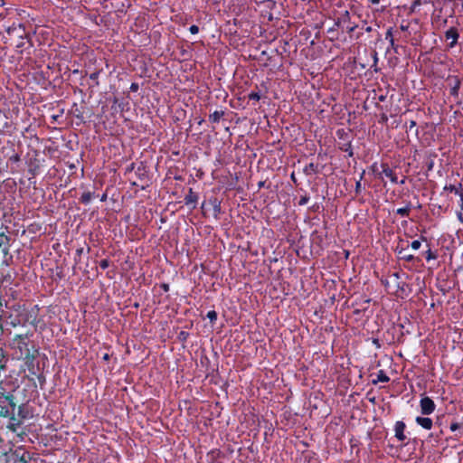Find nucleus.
Returning a JSON list of instances; mask_svg holds the SVG:
<instances>
[{"label": "nucleus", "instance_id": "37", "mask_svg": "<svg viewBox=\"0 0 463 463\" xmlns=\"http://www.w3.org/2000/svg\"><path fill=\"white\" fill-rule=\"evenodd\" d=\"M309 201V196L305 194V195H302L298 201V205L300 206H303V205H306Z\"/></svg>", "mask_w": 463, "mask_h": 463}, {"label": "nucleus", "instance_id": "9", "mask_svg": "<svg viewBox=\"0 0 463 463\" xmlns=\"http://www.w3.org/2000/svg\"><path fill=\"white\" fill-rule=\"evenodd\" d=\"M198 199H199L198 194L195 192H194L192 188H189L188 193L184 196V201L187 206H190L194 210L197 206Z\"/></svg>", "mask_w": 463, "mask_h": 463}, {"label": "nucleus", "instance_id": "63", "mask_svg": "<svg viewBox=\"0 0 463 463\" xmlns=\"http://www.w3.org/2000/svg\"><path fill=\"white\" fill-rule=\"evenodd\" d=\"M364 175H365V170H363V171H362V173H361V175H360V178H359V180H358V181H360V182H361V181H362V179L364 178Z\"/></svg>", "mask_w": 463, "mask_h": 463}, {"label": "nucleus", "instance_id": "52", "mask_svg": "<svg viewBox=\"0 0 463 463\" xmlns=\"http://www.w3.org/2000/svg\"><path fill=\"white\" fill-rule=\"evenodd\" d=\"M458 195L460 197V208L463 210V191H461Z\"/></svg>", "mask_w": 463, "mask_h": 463}, {"label": "nucleus", "instance_id": "26", "mask_svg": "<svg viewBox=\"0 0 463 463\" xmlns=\"http://www.w3.org/2000/svg\"><path fill=\"white\" fill-rule=\"evenodd\" d=\"M408 246H409L408 241H404L402 239H400V241L394 250L398 255H401L406 250V248Z\"/></svg>", "mask_w": 463, "mask_h": 463}, {"label": "nucleus", "instance_id": "6", "mask_svg": "<svg viewBox=\"0 0 463 463\" xmlns=\"http://www.w3.org/2000/svg\"><path fill=\"white\" fill-rule=\"evenodd\" d=\"M420 408L422 415H430L436 409V404L429 396L421 397L420 401Z\"/></svg>", "mask_w": 463, "mask_h": 463}, {"label": "nucleus", "instance_id": "57", "mask_svg": "<svg viewBox=\"0 0 463 463\" xmlns=\"http://www.w3.org/2000/svg\"><path fill=\"white\" fill-rule=\"evenodd\" d=\"M108 198V194L105 193L100 196V201L105 202Z\"/></svg>", "mask_w": 463, "mask_h": 463}, {"label": "nucleus", "instance_id": "10", "mask_svg": "<svg viewBox=\"0 0 463 463\" xmlns=\"http://www.w3.org/2000/svg\"><path fill=\"white\" fill-rule=\"evenodd\" d=\"M406 429V425L402 420H398L394 425L395 438L399 441H404L406 439V436L404 434V430Z\"/></svg>", "mask_w": 463, "mask_h": 463}, {"label": "nucleus", "instance_id": "61", "mask_svg": "<svg viewBox=\"0 0 463 463\" xmlns=\"http://www.w3.org/2000/svg\"><path fill=\"white\" fill-rule=\"evenodd\" d=\"M373 59H374V64H376L377 61H378V57H377V52H373Z\"/></svg>", "mask_w": 463, "mask_h": 463}, {"label": "nucleus", "instance_id": "27", "mask_svg": "<svg viewBox=\"0 0 463 463\" xmlns=\"http://www.w3.org/2000/svg\"><path fill=\"white\" fill-rule=\"evenodd\" d=\"M206 317L210 320L212 326L215 325L218 317V314L215 310L208 311Z\"/></svg>", "mask_w": 463, "mask_h": 463}, {"label": "nucleus", "instance_id": "5", "mask_svg": "<svg viewBox=\"0 0 463 463\" xmlns=\"http://www.w3.org/2000/svg\"><path fill=\"white\" fill-rule=\"evenodd\" d=\"M28 173L33 177L40 174L41 163L39 159V152L33 151V155L26 160Z\"/></svg>", "mask_w": 463, "mask_h": 463}, {"label": "nucleus", "instance_id": "2", "mask_svg": "<svg viewBox=\"0 0 463 463\" xmlns=\"http://www.w3.org/2000/svg\"><path fill=\"white\" fill-rule=\"evenodd\" d=\"M16 387L7 381L0 382V417H10L17 407Z\"/></svg>", "mask_w": 463, "mask_h": 463}, {"label": "nucleus", "instance_id": "3", "mask_svg": "<svg viewBox=\"0 0 463 463\" xmlns=\"http://www.w3.org/2000/svg\"><path fill=\"white\" fill-rule=\"evenodd\" d=\"M13 308L17 313L15 317L11 320V325L13 326H25L28 324L35 327L37 326V317L39 312L37 305L33 307L31 309L26 308L24 305H14Z\"/></svg>", "mask_w": 463, "mask_h": 463}, {"label": "nucleus", "instance_id": "7", "mask_svg": "<svg viewBox=\"0 0 463 463\" xmlns=\"http://www.w3.org/2000/svg\"><path fill=\"white\" fill-rule=\"evenodd\" d=\"M381 173L378 174V178L383 179V175L389 178L390 181L393 184H398V177L396 173L390 167V165L387 163H382L381 164Z\"/></svg>", "mask_w": 463, "mask_h": 463}, {"label": "nucleus", "instance_id": "40", "mask_svg": "<svg viewBox=\"0 0 463 463\" xmlns=\"http://www.w3.org/2000/svg\"><path fill=\"white\" fill-rule=\"evenodd\" d=\"M388 116L385 113H383L380 115L379 123L380 124H386L388 122Z\"/></svg>", "mask_w": 463, "mask_h": 463}, {"label": "nucleus", "instance_id": "58", "mask_svg": "<svg viewBox=\"0 0 463 463\" xmlns=\"http://www.w3.org/2000/svg\"><path fill=\"white\" fill-rule=\"evenodd\" d=\"M109 358H110V356H109V354H104V355L102 356V359H103L104 361H109Z\"/></svg>", "mask_w": 463, "mask_h": 463}, {"label": "nucleus", "instance_id": "42", "mask_svg": "<svg viewBox=\"0 0 463 463\" xmlns=\"http://www.w3.org/2000/svg\"><path fill=\"white\" fill-rule=\"evenodd\" d=\"M137 175L139 176L140 179L145 176V166H138L137 170Z\"/></svg>", "mask_w": 463, "mask_h": 463}, {"label": "nucleus", "instance_id": "50", "mask_svg": "<svg viewBox=\"0 0 463 463\" xmlns=\"http://www.w3.org/2000/svg\"><path fill=\"white\" fill-rule=\"evenodd\" d=\"M290 179L292 180V182H293L295 184H298V179H297V177H296V175H295V173H294V172H293V173H291V175H290Z\"/></svg>", "mask_w": 463, "mask_h": 463}, {"label": "nucleus", "instance_id": "60", "mask_svg": "<svg viewBox=\"0 0 463 463\" xmlns=\"http://www.w3.org/2000/svg\"><path fill=\"white\" fill-rule=\"evenodd\" d=\"M406 179H407V177H406V176H403V178H402V179H401V181H398V183H399L400 184H405V182H406Z\"/></svg>", "mask_w": 463, "mask_h": 463}, {"label": "nucleus", "instance_id": "24", "mask_svg": "<svg viewBox=\"0 0 463 463\" xmlns=\"http://www.w3.org/2000/svg\"><path fill=\"white\" fill-rule=\"evenodd\" d=\"M390 381V377L385 373L383 370H380L377 373V379L373 380V383L376 384L378 383H388Z\"/></svg>", "mask_w": 463, "mask_h": 463}, {"label": "nucleus", "instance_id": "11", "mask_svg": "<svg viewBox=\"0 0 463 463\" xmlns=\"http://www.w3.org/2000/svg\"><path fill=\"white\" fill-rule=\"evenodd\" d=\"M445 37L447 40H451V42L449 43V47L453 48L457 44L458 40L459 38L458 29L456 27H450L449 30L446 31Z\"/></svg>", "mask_w": 463, "mask_h": 463}, {"label": "nucleus", "instance_id": "13", "mask_svg": "<svg viewBox=\"0 0 463 463\" xmlns=\"http://www.w3.org/2000/svg\"><path fill=\"white\" fill-rule=\"evenodd\" d=\"M415 421L421 428H423L425 430H431V428L433 426L432 420L430 418H428V417L418 416V417H416Z\"/></svg>", "mask_w": 463, "mask_h": 463}, {"label": "nucleus", "instance_id": "62", "mask_svg": "<svg viewBox=\"0 0 463 463\" xmlns=\"http://www.w3.org/2000/svg\"><path fill=\"white\" fill-rule=\"evenodd\" d=\"M134 168H135V164H134V163H132V164L128 167V169H127V170H128V171H132V170H134Z\"/></svg>", "mask_w": 463, "mask_h": 463}, {"label": "nucleus", "instance_id": "34", "mask_svg": "<svg viewBox=\"0 0 463 463\" xmlns=\"http://www.w3.org/2000/svg\"><path fill=\"white\" fill-rule=\"evenodd\" d=\"M385 40L392 42V40H394L393 33H392V27L388 28L387 32L385 33Z\"/></svg>", "mask_w": 463, "mask_h": 463}, {"label": "nucleus", "instance_id": "38", "mask_svg": "<svg viewBox=\"0 0 463 463\" xmlns=\"http://www.w3.org/2000/svg\"><path fill=\"white\" fill-rule=\"evenodd\" d=\"M390 49H392L395 53H398L399 45L395 43L394 40H392V42H390V47L388 48L387 51H389Z\"/></svg>", "mask_w": 463, "mask_h": 463}, {"label": "nucleus", "instance_id": "44", "mask_svg": "<svg viewBox=\"0 0 463 463\" xmlns=\"http://www.w3.org/2000/svg\"><path fill=\"white\" fill-rule=\"evenodd\" d=\"M138 89H139V85L137 82H132L130 87H129V90L132 92H137L138 90Z\"/></svg>", "mask_w": 463, "mask_h": 463}, {"label": "nucleus", "instance_id": "8", "mask_svg": "<svg viewBox=\"0 0 463 463\" xmlns=\"http://www.w3.org/2000/svg\"><path fill=\"white\" fill-rule=\"evenodd\" d=\"M37 355L38 353H34L23 358L29 373L33 375H37V372L39 371V365L35 363Z\"/></svg>", "mask_w": 463, "mask_h": 463}, {"label": "nucleus", "instance_id": "12", "mask_svg": "<svg viewBox=\"0 0 463 463\" xmlns=\"http://www.w3.org/2000/svg\"><path fill=\"white\" fill-rule=\"evenodd\" d=\"M10 238L5 234V232H0V253L5 257L10 247Z\"/></svg>", "mask_w": 463, "mask_h": 463}, {"label": "nucleus", "instance_id": "14", "mask_svg": "<svg viewBox=\"0 0 463 463\" xmlns=\"http://www.w3.org/2000/svg\"><path fill=\"white\" fill-rule=\"evenodd\" d=\"M7 418L10 420V421L8 422L6 428L13 432H16L17 429L21 425V421L15 418L14 413Z\"/></svg>", "mask_w": 463, "mask_h": 463}, {"label": "nucleus", "instance_id": "21", "mask_svg": "<svg viewBox=\"0 0 463 463\" xmlns=\"http://www.w3.org/2000/svg\"><path fill=\"white\" fill-rule=\"evenodd\" d=\"M339 149L341 151L346 152L349 157L354 156L352 143L350 140H347L345 143L339 145Z\"/></svg>", "mask_w": 463, "mask_h": 463}, {"label": "nucleus", "instance_id": "22", "mask_svg": "<svg viewBox=\"0 0 463 463\" xmlns=\"http://www.w3.org/2000/svg\"><path fill=\"white\" fill-rule=\"evenodd\" d=\"M224 114V110H215L213 113L209 115V120L212 123H218Z\"/></svg>", "mask_w": 463, "mask_h": 463}, {"label": "nucleus", "instance_id": "47", "mask_svg": "<svg viewBox=\"0 0 463 463\" xmlns=\"http://www.w3.org/2000/svg\"><path fill=\"white\" fill-rule=\"evenodd\" d=\"M372 343L373 345L377 348V349H380L381 348V343H380V340L378 338H373L372 339Z\"/></svg>", "mask_w": 463, "mask_h": 463}, {"label": "nucleus", "instance_id": "30", "mask_svg": "<svg viewBox=\"0 0 463 463\" xmlns=\"http://www.w3.org/2000/svg\"><path fill=\"white\" fill-rule=\"evenodd\" d=\"M399 258L407 262H411L415 260V257L412 254H406L405 251L402 254L399 255Z\"/></svg>", "mask_w": 463, "mask_h": 463}, {"label": "nucleus", "instance_id": "56", "mask_svg": "<svg viewBox=\"0 0 463 463\" xmlns=\"http://www.w3.org/2000/svg\"><path fill=\"white\" fill-rule=\"evenodd\" d=\"M433 165H434V163L433 161H430L428 165H427V168L429 171H430L432 168H433Z\"/></svg>", "mask_w": 463, "mask_h": 463}, {"label": "nucleus", "instance_id": "55", "mask_svg": "<svg viewBox=\"0 0 463 463\" xmlns=\"http://www.w3.org/2000/svg\"><path fill=\"white\" fill-rule=\"evenodd\" d=\"M37 378H38L40 383H43V382L45 381V378H44L43 374H42V373L38 374Z\"/></svg>", "mask_w": 463, "mask_h": 463}, {"label": "nucleus", "instance_id": "53", "mask_svg": "<svg viewBox=\"0 0 463 463\" xmlns=\"http://www.w3.org/2000/svg\"><path fill=\"white\" fill-rule=\"evenodd\" d=\"M417 126V123L415 120H411L410 121V126H409V129H412L413 128H415Z\"/></svg>", "mask_w": 463, "mask_h": 463}, {"label": "nucleus", "instance_id": "39", "mask_svg": "<svg viewBox=\"0 0 463 463\" xmlns=\"http://www.w3.org/2000/svg\"><path fill=\"white\" fill-rule=\"evenodd\" d=\"M128 105H129V103L128 101H126V102L122 101V102L118 103V108H119L120 111L123 112V111L128 109Z\"/></svg>", "mask_w": 463, "mask_h": 463}, {"label": "nucleus", "instance_id": "16", "mask_svg": "<svg viewBox=\"0 0 463 463\" xmlns=\"http://www.w3.org/2000/svg\"><path fill=\"white\" fill-rule=\"evenodd\" d=\"M209 203L213 206L214 217L218 218V216L222 213L221 201H219L217 198L213 197V198H210Z\"/></svg>", "mask_w": 463, "mask_h": 463}, {"label": "nucleus", "instance_id": "19", "mask_svg": "<svg viewBox=\"0 0 463 463\" xmlns=\"http://www.w3.org/2000/svg\"><path fill=\"white\" fill-rule=\"evenodd\" d=\"M303 173H304L306 175H316V174L319 173L318 165H315L314 163H309V164H307V165L304 167V169H303Z\"/></svg>", "mask_w": 463, "mask_h": 463}, {"label": "nucleus", "instance_id": "32", "mask_svg": "<svg viewBox=\"0 0 463 463\" xmlns=\"http://www.w3.org/2000/svg\"><path fill=\"white\" fill-rule=\"evenodd\" d=\"M189 333L186 332V331H181L178 335H177V338L181 341V342H186L188 337H189Z\"/></svg>", "mask_w": 463, "mask_h": 463}, {"label": "nucleus", "instance_id": "25", "mask_svg": "<svg viewBox=\"0 0 463 463\" xmlns=\"http://www.w3.org/2000/svg\"><path fill=\"white\" fill-rule=\"evenodd\" d=\"M94 197V193H91L90 191H87V192H84L80 198V202L84 204V205H88L91 199Z\"/></svg>", "mask_w": 463, "mask_h": 463}, {"label": "nucleus", "instance_id": "1", "mask_svg": "<svg viewBox=\"0 0 463 463\" xmlns=\"http://www.w3.org/2000/svg\"><path fill=\"white\" fill-rule=\"evenodd\" d=\"M6 33L11 44L14 46L19 53L33 47L30 33L26 31L24 24L14 23L6 29Z\"/></svg>", "mask_w": 463, "mask_h": 463}, {"label": "nucleus", "instance_id": "59", "mask_svg": "<svg viewBox=\"0 0 463 463\" xmlns=\"http://www.w3.org/2000/svg\"><path fill=\"white\" fill-rule=\"evenodd\" d=\"M458 219L461 222H463V215H462V213H461V212L458 213Z\"/></svg>", "mask_w": 463, "mask_h": 463}, {"label": "nucleus", "instance_id": "23", "mask_svg": "<svg viewBox=\"0 0 463 463\" xmlns=\"http://www.w3.org/2000/svg\"><path fill=\"white\" fill-rule=\"evenodd\" d=\"M444 191H449L450 193H454L455 194H458L462 191V184L458 183L457 184H449L444 186Z\"/></svg>", "mask_w": 463, "mask_h": 463}, {"label": "nucleus", "instance_id": "33", "mask_svg": "<svg viewBox=\"0 0 463 463\" xmlns=\"http://www.w3.org/2000/svg\"><path fill=\"white\" fill-rule=\"evenodd\" d=\"M249 99H252V100H256V101H259L260 99V95L259 92L257 91H251L250 94H249Z\"/></svg>", "mask_w": 463, "mask_h": 463}, {"label": "nucleus", "instance_id": "28", "mask_svg": "<svg viewBox=\"0 0 463 463\" xmlns=\"http://www.w3.org/2000/svg\"><path fill=\"white\" fill-rule=\"evenodd\" d=\"M426 259L427 261H430L431 260H436L438 258V254L434 251H432L430 248L422 253Z\"/></svg>", "mask_w": 463, "mask_h": 463}, {"label": "nucleus", "instance_id": "20", "mask_svg": "<svg viewBox=\"0 0 463 463\" xmlns=\"http://www.w3.org/2000/svg\"><path fill=\"white\" fill-rule=\"evenodd\" d=\"M12 154L7 153L5 156L8 158L11 164H16L21 161L20 154L14 152V144L12 143Z\"/></svg>", "mask_w": 463, "mask_h": 463}, {"label": "nucleus", "instance_id": "43", "mask_svg": "<svg viewBox=\"0 0 463 463\" xmlns=\"http://www.w3.org/2000/svg\"><path fill=\"white\" fill-rule=\"evenodd\" d=\"M354 191H355V194H360L361 192H362V184L360 181H357L355 183V188H354Z\"/></svg>", "mask_w": 463, "mask_h": 463}, {"label": "nucleus", "instance_id": "48", "mask_svg": "<svg viewBox=\"0 0 463 463\" xmlns=\"http://www.w3.org/2000/svg\"><path fill=\"white\" fill-rule=\"evenodd\" d=\"M160 288L165 291V292H168L169 289H170V286L169 284L167 283H162Z\"/></svg>", "mask_w": 463, "mask_h": 463}, {"label": "nucleus", "instance_id": "31", "mask_svg": "<svg viewBox=\"0 0 463 463\" xmlns=\"http://www.w3.org/2000/svg\"><path fill=\"white\" fill-rule=\"evenodd\" d=\"M100 71H96L90 74V79L95 82V86H99V76Z\"/></svg>", "mask_w": 463, "mask_h": 463}, {"label": "nucleus", "instance_id": "35", "mask_svg": "<svg viewBox=\"0 0 463 463\" xmlns=\"http://www.w3.org/2000/svg\"><path fill=\"white\" fill-rule=\"evenodd\" d=\"M109 264H110V261L108 259H103L99 261V267L102 269H106L109 267Z\"/></svg>", "mask_w": 463, "mask_h": 463}, {"label": "nucleus", "instance_id": "17", "mask_svg": "<svg viewBox=\"0 0 463 463\" xmlns=\"http://www.w3.org/2000/svg\"><path fill=\"white\" fill-rule=\"evenodd\" d=\"M411 208H412L411 203L407 202L404 207H401L396 210V214L400 215L401 217H409Z\"/></svg>", "mask_w": 463, "mask_h": 463}, {"label": "nucleus", "instance_id": "51", "mask_svg": "<svg viewBox=\"0 0 463 463\" xmlns=\"http://www.w3.org/2000/svg\"><path fill=\"white\" fill-rule=\"evenodd\" d=\"M356 27H357V25L348 26V27L346 28L347 33H353V32L355 30V28H356Z\"/></svg>", "mask_w": 463, "mask_h": 463}, {"label": "nucleus", "instance_id": "45", "mask_svg": "<svg viewBox=\"0 0 463 463\" xmlns=\"http://www.w3.org/2000/svg\"><path fill=\"white\" fill-rule=\"evenodd\" d=\"M189 31H190L191 33L196 34L199 32V27L197 25H195V24H193V25H191L189 27Z\"/></svg>", "mask_w": 463, "mask_h": 463}, {"label": "nucleus", "instance_id": "4", "mask_svg": "<svg viewBox=\"0 0 463 463\" xmlns=\"http://www.w3.org/2000/svg\"><path fill=\"white\" fill-rule=\"evenodd\" d=\"M33 335V334H21L16 335L14 338V341L16 344L17 349L20 352V356L24 358V356L30 355L34 353H39L38 349L35 348L33 345H31L29 342V337Z\"/></svg>", "mask_w": 463, "mask_h": 463}, {"label": "nucleus", "instance_id": "49", "mask_svg": "<svg viewBox=\"0 0 463 463\" xmlns=\"http://www.w3.org/2000/svg\"><path fill=\"white\" fill-rule=\"evenodd\" d=\"M420 5H421L420 0H413L412 5H411V9L413 10L416 6H419Z\"/></svg>", "mask_w": 463, "mask_h": 463}, {"label": "nucleus", "instance_id": "64", "mask_svg": "<svg viewBox=\"0 0 463 463\" xmlns=\"http://www.w3.org/2000/svg\"><path fill=\"white\" fill-rule=\"evenodd\" d=\"M20 461L23 463H27V459L24 458V455L20 458Z\"/></svg>", "mask_w": 463, "mask_h": 463}, {"label": "nucleus", "instance_id": "18", "mask_svg": "<svg viewBox=\"0 0 463 463\" xmlns=\"http://www.w3.org/2000/svg\"><path fill=\"white\" fill-rule=\"evenodd\" d=\"M70 112H71V114L73 115V117H75L78 119H80V122L84 121L83 112H82L81 109L78 106V104L76 102H74L72 104Z\"/></svg>", "mask_w": 463, "mask_h": 463}, {"label": "nucleus", "instance_id": "54", "mask_svg": "<svg viewBox=\"0 0 463 463\" xmlns=\"http://www.w3.org/2000/svg\"><path fill=\"white\" fill-rule=\"evenodd\" d=\"M400 29H401L402 31H403V32L408 31V29H409V25H408V24H406V25H405V24H402L400 25Z\"/></svg>", "mask_w": 463, "mask_h": 463}, {"label": "nucleus", "instance_id": "36", "mask_svg": "<svg viewBox=\"0 0 463 463\" xmlns=\"http://www.w3.org/2000/svg\"><path fill=\"white\" fill-rule=\"evenodd\" d=\"M463 427V423L452 422L449 426L451 431H456Z\"/></svg>", "mask_w": 463, "mask_h": 463}, {"label": "nucleus", "instance_id": "29", "mask_svg": "<svg viewBox=\"0 0 463 463\" xmlns=\"http://www.w3.org/2000/svg\"><path fill=\"white\" fill-rule=\"evenodd\" d=\"M421 241H427V238L424 236H420V240H415V241H411V249H413L415 250H419L421 246Z\"/></svg>", "mask_w": 463, "mask_h": 463}, {"label": "nucleus", "instance_id": "41", "mask_svg": "<svg viewBox=\"0 0 463 463\" xmlns=\"http://www.w3.org/2000/svg\"><path fill=\"white\" fill-rule=\"evenodd\" d=\"M371 170L372 172L378 177V174H380L381 172H379V169H378V164L375 162L373 163L372 165H371Z\"/></svg>", "mask_w": 463, "mask_h": 463}, {"label": "nucleus", "instance_id": "46", "mask_svg": "<svg viewBox=\"0 0 463 463\" xmlns=\"http://www.w3.org/2000/svg\"><path fill=\"white\" fill-rule=\"evenodd\" d=\"M336 135L337 137L340 138V139H344L345 137L347 136V134L345 133V131L344 129H338L336 131Z\"/></svg>", "mask_w": 463, "mask_h": 463}, {"label": "nucleus", "instance_id": "15", "mask_svg": "<svg viewBox=\"0 0 463 463\" xmlns=\"http://www.w3.org/2000/svg\"><path fill=\"white\" fill-rule=\"evenodd\" d=\"M452 79L454 80V84L450 88L449 93L451 96L458 98V93H459L460 85H461V80L458 76H454Z\"/></svg>", "mask_w": 463, "mask_h": 463}]
</instances>
